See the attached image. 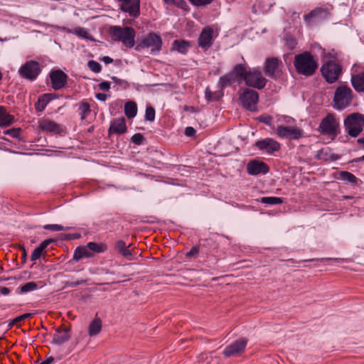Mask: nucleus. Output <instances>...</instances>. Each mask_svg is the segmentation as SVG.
<instances>
[{
	"mask_svg": "<svg viewBox=\"0 0 364 364\" xmlns=\"http://www.w3.org/2000/svg\"><path fill=\"white\" fill-rule=\"evenodd\" d=\"M339 119L334 114L328 113L321 120L318 131L321 134L335 137L339 133Z\"/></svg>",
	"mask_w": 364,
	"mask_h": 364,
	"instance_id": "nucleus-4",
	"label": "nucleus"
},
{
	"mask_svg": "<svg viewBox=\"0 0 364 364\" xmlns=\"http://www.w3.org/2000/svg\"><path fill=\"white\" fill-rule=\"evenodd\" d=\"M124 113L127 118H134L137 113L136 104L132 101H129L124 105Z\"/></svg>",
	"mask_w": 364,
	"mask_h": 364,
	"instance_id": "nucleus-28",
	"label": "nucleus"
},
{
	"mask_svg": "<svg viewBox=\"0 0 364 364\" xmlns=\"http://www.w3.org/2000/svg\"><path fill=\"white\" fill-rule=\"evenodd\" d=\"M31 315V314H28H28H24L21 315V316H19L16 317L15 318L14 321H16V322L21 321H23V320L30 317Z\"/></svg>",
	"mask_w": 364,
	"mask_h": 364,
	"instance_id": "nucleus-53",
	"label": "nucleus"
},
{
	"mask_svg": "<svg viewBox=\"0 0 364 364\" xmlns=\"http://www.w3.org/2000/svg\"><path fill=\"white\" fill-rule=\"evenodd\" d=\"M39 127L42 131L52 134H60L63 131L58 124L49 119L41 120Z\"/></svg>",
	"mask_w": 364,
	"mask_h": 364,
	"instance_id": "nucleus-18",
	"label": "nucleus"
},
{
	"mask_svg": "<svg viewBox=\"0 0 364 364\" xmlns=\"http://www.w3.org/2000/svg\"><path fill=\"white\" fill-rule=\"evenodd\" d=\"M13 122L14 117L4 107L0 106V127L9 126Z\"/></svg>",
	"mask_w": 364,
	"mask_h": 364,
	"instance_id": "nucleus-25",
	"label": "nucleus"
},
{
	"mask_svg": "<svg viewBox=\"0 0 364 364\" xmlns=\"http://www.w3.org/2000/svg\"><path fill=\"white\" fill-rule=\"evenodd\" d=\"M77 112L81 119H85L91 113L90 104L87 102H81L79 105Z\"/></svg>",
	"mask_w": 364,
	"mask_h": 364,
	"instance_id": "nucleus-32",
	"label": "nucleus"
},
{
	"mask_svg": "<svg viewBox=\"0 0 364 364\" xmlns=\"http://www.w3.org/2000/svg\"><path fill=\"white\" fill-rule=\"evenodd\" d=\"M41 287H42V285H40L36 282H29L21 287V291L23 293H27V292H30V291L36 290V289L41 288Z\"/></svg>",
	"mask_w": 364,
	"mask_h": 364,
	"instance_id": "nucleus-37",
	"label": "nucleus"
},
{
	"mask_svg": "<svg viewBox=\"0 0 364 364\" xmlns=\"http://www.w3.org/2000/svg\"><path fill=\"white\" fill-rule=\"evenodd\" d=\"M81 237L80 233L65 234L62 238L67 240L79 239Z\"/></svg>",
	"mask_w": 364,
	"mask_h": 364,
	"instance_id": "nucleus-48",
	"label": "nucleus"
},
{
	"mask_svg": "<svg viewBox=\"0 0 364 364\" xmlns=\"http://www.w3.org/2000/svg\"><path fill=\"white\" fill-rule=\"evenodd\" d=\"M259 201L262 203L267 204V205H277L283 203V200L279 197H262L260 198Z\"/></svg>",
	"mask_w": 364,
	"mask_h": 364,
	"instance_id": "nucleus-38",
	"label": "nucleus"
},
{
	"mask_svg": "<svg viewBox=\"0 0 364 364\" xmlns=\"http://www.w3.org/2000/svg\"><path fill=\"white\" fill-rule=\"evenodd\" d=\"M247 72L245 65L237 64L232 68L231 74L237 81L240 82L242 79L245 80V76Z\"/></svg>",
	"mask_w": 364,
	"mask_h": 364,
	"instance_id": "nucleus-24",
	"label": "nucleus"
},
{
	"mask_svg": "<svg viewBox=\"0 0 364 364\" xmlns=\"http://www.w3.org/2000/svg\"><path fill=\"white\" fill-rule=\"evenodd\" d=\"M351 82L354 89L358 92H364V71L353 75Z\"/></svg>",
	"mask_w": 364,
	"mask_h": 364,
	"instance_id": "nucleus-22",
	"label": "nucleus"
},
{
	"mask_svg": "<svg viewBox=\"0 0 364 364\" xmlns=\"http://www.w3.org/2000/svg\"><path fill=\"white\" fill-rule=\"evenodd\" d=\"M246 85L257 88L262 89L266 85V79L262 76L259 68L250 69L245 76Z\"/></svg>",
	"mask_w": 364,
	"mask_h": 364,
	"instance_id": "nucleus-10",
	"label": "nucleus"
},
{
	"mask_svg": "<svg viewBox=\"0 0 364 364\" xmlns=\"http://www.w3.org/2000/svg\"><path fill=\"white\" fill-rule=\"evenodd\" d=\"M326 15V11L322 9H316L311 11L307 16H305V19L308 23L311 22V19L318 21Z\"/></svg>",
	"mask_w": 364,
	"mask_h": 364,
	"instance_id": "nucleus-29",
	"label": "nucleus"
},
{
	"mask_svg": "<svg viewBox=\"0 0 364 364\" xmlns=\"http://www.w3.org/2000/svg\"><path fill=\"white\" fill-rule=\"evenodd\" d=\"M99 88L102 91H108L110 89V82L104 81L99 84Z\"/></svg>",
	"mask_w": 364,
	"mask_h": 364,
	"instance_id": "nucleus-50",
	"label": "nucleus"
},
{
	"mask_svg": "<svg viewBox=\"0 0 364 364\" xmlns=\"http://www.w3.org/2000/svg\"><path fill=\"white\" fill-rule=\"evenodd\" d=\"M339 178L342 181H347L351 184L357 183L358 179V178L353 175V173L348 171H341L339 173Z\"/></svg>",
	"mask_w": 364,
	"mask_h": 364,
	"instance_id": "nucleus-34",
	"label": "nucleus"
},
{
	"mask_svg": "<svg viewBox=\"0 0 364 364\" xmlns=\"http://www.w3.org/2000/svg\"><path fill=\"white\" fill-rule=\"evenodd\" d=\"M358 142L359 144H364V138H360L358 139Z\"/></svg>",
	"mask_w": 364,
	"mask_h": 364,
	"instance_id": "nucleus-60",
	"label": "nucleus"
},
{
	"mask_svg": "<svg viewBox=\"0 0 364 364\" xmlns=\"http://www.w3.org/2000/svg\"><path fill=\"white\" fill-rule=\"evenodd\" d=\"M364 161V155L361 157H359V158H357L355 159H354V161L356 162V163H359L360 161Z\"/></svg>",
	"mask_w": 364,
	"mask_h": 364,
	"instance_id": "nucleus-59",
	"label": "nucleus"
},
{
	"mask_svg": "<svg viewBox=\"0 0 364 364\" xmlns=\"http://www.w3.org/2000/svg\"><path fill=\"white\" fill-rule=\"evenodd\" d=\"M237 81L231 73L226 74L220 77L219 84L222 88L231 85L233 82Z\"/></svg>",
	"mask_w": 364,
	"mask_h": 364,
	"instance_id": "nucleus-35",
	"label": "nucleus"
},
{
	"mask_svg": "<svg viewBox=\"0 0 364 364\" xmlns=\"http://www.w3.org/2000/svg\"><path fill=\"white\" fill-rule=\"evenodd\" d=\"M87 247L89 249L90 252L92 251L96 253L104 252L107 250V245L104 243H96L93 242H90L87 244Z\"/></svg>",
	"mask_w": 364,
	"mask_h": 364,
	"instance_id": "nucleus-33",
	"label": "nucleus"
},
{
	"mask_svg": "<svg viewBox=\"0 0 364 364\" xmlns=\"http://www.w3.org/2000/svg\"><path fill=\"white\" fill-rule=\"evenodd\" d=\"M41 72L38 62L28 60L21 65L18 70L20 76L30 81L35 80Z\"/></svg>",
	"mask_w": 364,
	"mask_h": 364,
	"instance_id": "nucleus-7",
	"label": "nucleus"
},
{
	"mask_svg": "<svg viewBox=\"0 0 364 364\" xmlns=\"http://www.w3.org/2000/svg\"><path fill=\"white\" fill-rule=\"evenodd\" d=\"M277 136L282 139L289 140H297L304 136V130L296 127H287L284 125H278L275 128Z\"/></svg>",
	"mask_w": 364,
	"mask_h": 364,
	"instance_id": "nucleus-9",
	"label": "nucleus"
},
{
	"mask_svg": "<svg viewBox=\"0 0 364 364\" xmlns=\"http://www.w3.org/2000/svg\"><path fill=\"white\" fill-rule=\"evenodd\" d=\"M247 171L250 175L265 174L269 171L268 166L262 161L251 160L247 164Z\"/></svg>",
	"mask_w": 364,
	"mask_h": 364,
	"instance_id": "nucleus-17",
	"label": "nucleus"
},
{
	"mask_svg": "<svg viewBox=\"0 0 364 364\" xmlns=\"http://www.w3.org/2000/svg\"><path fill=\"white\" fill-rule=\"evenodd\" d=\"M341 73V67L333 61L328 62L321 68L323 77L328 83L336 82Z\"/></svg>",
	"mask_w": 364,
	"mask_h": 364,
	"instance_id": "nucleus-11",
	"label": "nucleus"
},
{
	"mask_svg": "<svg viewBox=\"0 0 364 364\" xmlns=\"http://www.w3.org/2000/svg\"><path fill=\"white\" fill-rule=\"evenodd\" d=\"M44 230H51V231H63V230H69L73 229V227L70 226H63L61 225L58 224H48L45 225L43 227Z\"/></svg>",
	"mask_w": 364,
	"mask_h": 364,
	"instance_id": "nucleus-39",
	"label": "nucleus"
},
{
	"mask_svg": "<svg viewBox=\"0 0 364 364\" xmlns=\"http://www.w3.org/2000/svg\"><path fill=\"white\" fill-rule=\"evenodd\" d=\"M70 338V331L68 329L58 328L55 333L53 336L52 343L56 345H61L65 342L68 341Z\"/></svg>",
	"mask_w": 364,
	"mask_h": 364,
	"instance_id": "nucleus-20",
	"label": "nucleus"
},
{
	"mask_svg": "<svg viewBox=\"0 0 364 364\" xmlns=\"http://www.w3.org/2000/svg\"><path fill=\"white\" fill-rule=\"evenodd\" d=\"M191 4L196 6H202L210 4L213 0H189Z\"/></svg>",
	"mask_w": 364,
	"mask_h": 364,
	"instance_id": "nucleus-49",
	"label": "nucleus"
},
{
	"mask_svg": "<svg viewBox=\"0 0 364 364\" xmlns=\"http://www.w3.org/2000/svg\"><path fill=\"white\" fill-rule=\"evenodd\" d=\"M294 65L296 72L305 76L312 75L318 68V64L309 52L296 55Z\"/></svg>",
	"mask_w": 364,
	"mask_h": 364,
	"instance_id": "nucleus-1",
	"label": "nucleus"
},
{
	"mask_svg": "<svg viewBox=\"0 0 364 364\" xmlns=\"http://www.w3.org/2000/svg\"><path fill=\"white\" fill-rule=\"evenodd\" d=\"M189 47V43L185 41L176 40L173 43V49L177 50L178 53L182 54L187 53Z\"/></svg>",
	"mask_w": 364,
	"mask_h": 364,
	"instance_id": "nucleus-30",
	"label": "nucleus"
},
{
	"mask_svg": "<svg viewBox=\"0 0 364 364\" xmlns=\"http://www.w3.org/2000/svg\"><path fill=\"white\" fill-rule=\"evenodd\" d=\"M127 131V125L124 118L115 119L109 127L110 133L123 134Z\"/></svg>",
	"mask_w": 364,
	"mask_h": 364,
	"instance_id": "nucleus-21",
	"label": "nucleus"
},
{
	"mask_svg": "<svg viewBox=\"0 0 364 364\" xmlns=\"http://www.w3.org/2000/svg\"><path fill=\"white\" fill-rule=\"evenodd\" d=\"M282 119H284V122L287 124H291L294 122V119L289 116H283Z\"/></svg>",
	"mask_w": 364,
	"mask_h": 364,
	"instance_id": "nucleus-55",
	"label": "nucleus"
},
{
	"mask_svg": "<svg viewBox=\"0 0 364 364\" xmlns=\"http://www.w3.org/2000/svg\"><path fill=\"white\" fill-rule=\"evenodd\" d=\"M55 240L53 239H47L43 241L38 247H37L39 250H41L42 252L51 243L54 242Z\"/></svg>",
	"mask_w": 364,
	"mask_h": 364,
	"instance_id": "nucleus-46",
	"label": "nucleus"
},
{
	"mask_svg": "<svg viewBox=\"0 0 364 364\" xmlns=\"http://www.w3.org/2000/svg\"><path fill=\"white\" fill-rule=\"evenodd\" d=\"M115 249L120 253L124 258L132 260L134 259L132 252L129 250V246L123 240H118L115 244Z\"/></svg>",
	"mask_w": 364,
	"mask_h": 364,
	"instance_id": "nucleus-23",
	"label": "nucleus"
},
{
	"mask_svg": "<svg viewBox=\"0 0 364 364\" xmlns=\"http://www.w3.org/2000/svg\"><path fill=\"white\" fill-rule=\"evenodd\" d=\"M144 140V136L140 133L134 134L131 138V141L136 145H140Z\"/></svg>",
	"mask_w": 364,
	"mask_h": 364,
	"instance_id": "nucleus-44",
	"label": "nucleus"
},
{
	"mask_svg": "<svg viewBox=\"0 0 364 364\" xmlns=\"http://www.w3.org/2000/svg\"><path fill=\"white\" fill-rule=\"evenodd\" d=\"M259 122L270 126L272 123V117L269 115H261L258 117Z\"/></svg>",
	"mask_w": 364,
	"mask_h": 364,
	"instance_id": "nucleus-45",
	"label": "nucleus"
},
{
	"mask_svg": "<svg viewBox=\"0 0 364 364\" xmlns=\"http://www.w3.org/2000/svg\"><path fill=\"white\" fill-rule=\"evenodd\" d=\"M168 4H174L176 6L186 10L188 7L187 3L184 0H164Z\"/></svg>",
	"mask_w": 364,
	"mask_h": 364,
	"instance_id": "nucleus-40",
	"label": "nucleus"
},
{
	"mask_svg": "<svg viewBox=\"0 0 364 364\" xmlns=\"http://www.w3.org/2000/svg\"><path fill=\"white\" fill-rule=\"evenodd\" d=\"M90 257H92V253L87 246H80L75 249L73 258L75 261L78 262L82 258H89Z\"/></svg>",
	"mask_w": 364,
	"mask_h": 364,
	"instance_id": "nucleus-26",
	"label": "nucleus"
},
{
	"mask_svg": "<svg viewBox=\"0 0 364 364\" xmlns=\"http://www.w3.org/2000/svg\"><path fill=\"white\" fill-rule=\"evenodd\" d=\"M53 97L51 94H43L38 100L36 105V109L38 111H43L47 105L52 100Z\"/></svg>",
	"mask_w": 364,
	"mask_h": 364,
	"instance_id": "nucleus-31",
	"label": "nucleus"
},
{
	"mask_svg": "<svg viewBox=\"0 0 364 364\" xmlns=\"http://www.w3.org/2000/svg\"><path fill=\"white\" fill-rule=\"evenodd\" d=\"M52 87L54 90H60L67 82V75L62 70H55L50 73Z\"/></svg>",
	"mask_w": 364,
	"mask_h": 364,
	"instance_id": "nucleus-16",
	"label": "nucleus"
},
{
	"mask_svg": "<svg viewBox=\"0 0 364 364\" xmlns=\"http://www.w3.org/2000/svg\"><path fill=\"white\" fill-rule=\"evenodd\" d=\"M95 97L100 101H105L107 98V95L104 93H97Z\"/></svg>",
	"mask_w": 364,
	"mask_h": 364,
	"instance_id": "nucleus-54",
	"label": "nucleus"
},
{
	"mask_svg": "<svg viewBox=\"0 0 364 364\" xmlns=\"http://www.w3.org/2000/svg\"><path fill=\"white\" fill-rule=\"evenodd\" d=\"M119 3L120 9L129 13L132 17H137L140 13V1L139 0H114Z\"/></svg>",
	"mask_w": 364,
	"mask_h": 364,
	"instance_id": "nucleus-15",
	"label": "nucleus"
},
{
	"mask_svg": "<svg viewBox=\"0 0 364 364\" xmlns=\"http://www.w3.org/2000/svg\"><path fill=\"white\" fill-rule=\"evenodd\" d=\"M353 100V90L346 85H340L334 92L332 106L335 109L341 111L350 106Z\"/></svg>",
	"mask_w": 364,
	"mask_h": 364,
	"instance_id": "nucleus-3",
	"label": "nucleus"
},
{
	"mask_svg": "<svg viewBox=\"0 0 364 364\" xmlns=\"http://www.w3.org/2000/svg\"><path fill=\"white\" fill-rule=\"evenodd\" d=\"M43 252L39 250L38 247H36L32 252L31 255V261H36L37 259H38L41 255H42Z\"/></svg>",
	"mask_w": 364,
	"mask_h": 364,
	"instance_id": "nucleus-47",
	"label": "nucleus"
},
{
	"mask_svg": "<svg viewBox=\"0 0 364 364\" xmlns=\"http://www.w3.org/2000/svg\"><path fill=\"white\" fill-rule=\"evenodd\" d=\"M196 252V250L195 249H193V250H191L189 252L188 255H193V254L194 252Z\"/></svg>",
	"mask_w": 364,
	"mask_h": 364,
	"instance_id": "nucleus-61",
	"label": "nucleus"
},
{
	"mask_svg": "<svg viewBox=\"0 0 364 364\" xmlns=\"http://www.w3.org/2000/svg\"><path fill=\"white\" fill-rule=\"evenodd\" d=\"M0 293L3 295H8L10 293V289L8 287H1Z\"/></svg>",
	"mask_w": 364,
	"mask_h": 364,
	"instance_id": "nucleus-56",
	"label": "nucleus"
},
{
	"mask_svg": "<svg viewBox=\"0 0 364 364\" xmlns=\"http://www.w3.org/2000/svg\"><path fill=\"white\" fill-rule=\"evenodd\" d=\"M155 119V109L151 107L147 106L145 112V119L146 121L153 122Z\"/></svg>",
	"mask_w": 364,
	"mask_h": 364,
	"instance_id": "nucleus-41",
	"label": "nucleus"
},
{
	"mask_svg": "<svg viewBox=\"0 0 364 364\" xmlns=\"http://www.w3.org/2000/svg\"><path fill=\"white\" fill-rule=\"evenodd\" d=\"M15 37H13V38H0V42H6V41H8L11 39H14Z\"/></svg>",
	"mask_w": 364,
	"mask_h": 364,
	"instance_id": "nucleus-58",
	"label": "nucleus"
},
{
	"mask_svg": "<svg viewBox=\"0 0 364 364\" xmlns=\"http://www.w3.org/2000/svg\"><path fill=\"white\" fill-rule=\"evenodd\" d=\"M68 33H73L84 39H90V34L87 30L85 28L77 27L74 29H68Z\"/></svg>",
	"mask_w": 364,
	"mask_h": 364,
	"instance_id": "nucleus-36",
	"label": "nucleus"
},
{
	"mask_svg": "<svg viewBox=\"0 0 364 364\" xmlns=\"http://www.w3.org/2000/svg\"><path fill=\"white\" fill-rule=\"evenodd\" d=\"M258 98V93L249 88H245L240 96V100L243 107L251 111L255 109Z\"/></svg>",
	"mask_w": 364,
	"mask_h": 364,
	"instance_id": "nucleus-12",
	"label": "nucleus"
},
{
	"mask_svg": "<svg viewBox=\"0 0 364 364\" xmlns=\"http://www.w3.org/2000/svg\"><path fill=\"white\" fill-rule=\"evenodd\" d=\"M102 60L105 64H109L113 62V59L109 56H104Z\"/></svg>",
	"mask_w": 364,
	"mask_h": 364,
	"instance_id": "nucleus-57",
	"label": "nucleus"
},
{
	"mask_svg": "<svg viewBox=\"0 0 364 364\" xmlns=\"http://www.w3.org/2000/svg\"><path fill=\"white\" fill-rule=\"evenodd\" d=\"M287 45L290 49H293L296 45V41L293 38H287Z\"/></svg>",
	"mask_w": 364,
	"mask_h": 364,
	"instance_id": "nucleus-51",
	"label": "nucleus"
},
{
	"mask_svg": "<svg viewBox=\"0 0 364 364\" xmlns=\"http://www.w3.org/2000/svg\"><path fill=\"white\" fill-rule=\"evenodd\" d=\"M255 146L262 152L267 154H272L280 149V144L276 140L272 138H266L258 140L255 143Z\"/></svg>",
	"mask_w": 364,
	"mask_h": 364,
	"instance_id": "nucleus-14",
	"label": "nucleus"
},
{
	"mask_svg": "<svg viewBox=\"0 0 364 364\" xmlns=\"http://www.w3.org/2000/svg\"><path fill=\"white\" fill-rule=\"evenodd\" d=\"M137 47L141 48H151V53L155 54L161 50L162 39L155 33H149L139 42Z\"/></svg>",
	"mask_w": 364,
	"mask_h": 364,
	"instance_id": "nucleus-8",
	"label": "nucleus"
},
{
	"mask_svg": "<svg viewBox=\"0 0 364 364\" xmlns=\"http://www.w3.org/2000/svg\"><path fill=\"white\" fill-rule=\"evenodd\" d=\"M87 66L90 70L95 73H98L101 71V65L95 60H90L87 63Z\"/></svg>",
	"mask_w": 364,
	"mask_h": 364,
	"instance_id": "nucleus-42",
	"label": "nucleus"
},
{
	"mask_svg": "<svg viewBox=\"0 0 364 364\" xmlns=\"http://www.w3.org/2000/svg\"><path fill=\"white\" fill-rule=\"evenodd\" d=\"M281 61L277 58H269L265 61L264 72L269 77H273Z\"/></svg>",
	"mask_w": 364,
	"mask_h": 364,
	"instance_id": "nucleus-19",
	"label": "nucleus"
},
{
	"mask_svg": "<svg viewBox=\"0 0 364 364\" xmlns=\"http://www.w3.org/2000/svg\"><path fill=\"white\" fill-rule=\"evenodd\" d=\"M364 126V116L360 113H353L348 116L344 120L346 131L351 136H357Z\"/></svg>",
	"mask_w": 364,
	"mask_h": 364,
	"instance_id": "nucleus-5",
	"label": "nucleus"
},
{
	"mask_svg": "<svg viewBox=\"0 0 364 364\" xmlns=\"http://www.w3.org/2000/svg\"><path fill=\"white\" fill-rule=\"evenodd\" d=\"M247 343V340L245 338H240L232 342L225 348L223 355L228 358L240 355L245 351Z\"/></svg>",
	"mask_w": 364,
	"mask_h": 364,
	"instance_id": "nucleus-13",
	"label": "nucleus"
},
{
	"mask_svg": "<svg viewBox=\"0 0 364 364\" xmlns=\"http://www.w3.org/2000/svg\"><path fill=\"white\" fill-rule=\"evenodd\" d=\"M195 134H196V130L194 128H193L191 127H188L186 128L185 134L187 136H193L195 135Z\"/></svg>",
	"mask_w": 364,
	"mask_h": 364,
	"instance_id": "nucleus-52",
	"label": "nucleus"
},
{
	"mask_svg": "<svg viewBox=\"0 0 364 364\" xmlns=\"http://www.w3.org/2000/svg\"><path fill=\"white\" fill-rule=\"evenodd\" d=\"M112 80H114V82H117L118 80L116 77H112Z\"/></svg>",
	"mask_w": 364,
	"mask_h": 364,
	"instance_id": "nucleus-62",
	"label": "nucleus"
},
{
	"mask_svg": "<svg viewBox=\"0 0 364 364\" xmlns=\"http://www.w3.org/2000/svg\"><path fill=\"white\" fill-rule=\"evenodd\" d=\"M102 330V321L100 318L96 317L91 321L88 326V334L90 336L97 335Z\"/></svg>",
	"mask_w": 364,
	"mask_h": 364,
	"instance_id": "nucleus-27",
	"label": "nucleus"
},
{
	"mask_svg": "<svg viewBox=\"0 0 364 364\" xmlns=\"http://www.w3.org/2000/svg\"><path fill=\"white\" fill-rule=\"evenodd\" d=\"M21 129L20 128H13L4 131V134L11 136L13 138L18 139L20 136Z\"/></svg>",
	"mask_w": 364,
	"mask_h": 364,
	"instance_id": "nucleus-43",
	"label": "nucleus"
},
{
	"mask_svg": "<svg viewBox=\"0 0 364 364\" xmlns=\"http://www.w3.org/2000/svg\"><path fill=\"white\" fill-rule=\"evenodd\" d=\"M110 36L114 41L121 42L127 48H132L135 44L136 32L132 27L113 26L109 28Z\"/></svg>",
	"mask_w": 364,
	"mask_h": 364,
	"instance_id": "nucleus-2",
	"label": "nucleus"
},
{
	"mask_svg": "<svg viewBox=\"0 0 364 364\" xmlns=\"http://www.w3.org/2000/svg\"><path fill=\"white\" fill-rule=\"evenodd\" d=\"M218 36L216 27L206 26L203 27L198 38V45L204 50H208Z\"/></svg>",
	"mask_w": 364,
	"mask_h": 364,
	"instance_id": "nucleus-6",
	"label": "nucleus"
}]
</instances>
